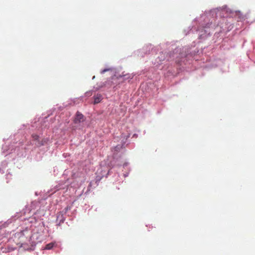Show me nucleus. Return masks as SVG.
I'll list each match as a JSON object with an SVG mask.
<instances>
[{"mask_svg":"<svg viewBox=\"0 0 255 255\" xmlns=\"http://www.w3.org/2000/svg\"><path fill=\"white\" fill-rule=\"evenodd\" d=\"M122 148V146H120V145H118V146H116L115 147V150L116 151H118L119 150H120V149Z\"/></svg>","mask_w":255,"mask_h":255,"instance_id":"obj_5","label":"nucleus"},{"mask_svg":"<svg viewBox=\"0 0 255 255\" xmlns=\"http://www.w3.org/2000/svg\"><path fill=\"white\" fill-rule=\"evenodd\" d=\"M54 244H55L54 243H53V242L50 243L46 245L44 249H46V250H50L53 247Z\"/></svg>","mask_w":255,"mask_h":255,"instance_id":"obj_3","label":"nucleus"},{"mask_svg":"<svg viewBox=\"0 0 255 255\" xmlns=\"http://www.w3.org/2000/svg\"><path fill=\"white\" fill-rule=\"evenodd\" d=\"M108 71V69H105V70H103L101 73H104L105 72H107Z\"/></svg>","mask_w":255,"mask_h":255,"instance_id":"obj_6","label":"nucleus"},{"mask_svg":"<svg viewBox=\"0 0 255 255\" xmlns=\"http://www.w3.org/2000/svg\"><path fill=\"white\" fill-rule=\"evenodd\" d=\"M32 137L34 140H38L39 139V136L35 134L32 135Z\"/></svg>","mask_w":255,"mask_h":255,"instance_id":"obj_4","label":"nucleus"},{"mask_svg":"<svg viewBox=\"0 0 255 255\" xmlns=\"http://www.w3.org/2000/svg\"><path fill=\"white\" fill-rule=\"evenodd\" d=\"M102 96L101 94H97L94 96V104H97L100 103L102 100Z\"/></svg>","mask_w":255,"mask_h":255,"instance_id":"obj_2","label":"nucleus"},{"mask_svg":"<svg viewBox=\"0 0 255 255\" xmlns=\"http://www.w3.org/2000/svg\"><path fill=\"white\" fill-rule=\"evenodd\" d=\"M85 120L84 116L80 112H77L74 120L75 123H80Z\"/></svg>","mask_w":255,"mask_h":255,"instance_id":"obj_1","label":"nucleus"}]
</instances>
